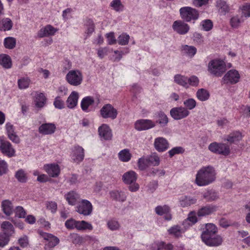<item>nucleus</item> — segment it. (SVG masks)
I'll return each mask as SVG.
<instances>
[{
    "mask_svg": "<svg viewBox=\"0 0 250 250\" xmlns=\"http://www.w3.org/2000/svg\"><path fill=\"white\" fill-rule=\"evenodd\" d=\"M217 231V228L214 224H206L201 235L202 241L209 247H218L221 245L223 240L220 235L216 234Z\"/></svg>",
    "mask_w": 250,
    "mask_h": 250,
    "instance_id": "f257e3e1",
    "label": "nucleus"
},
{
    "mask_svg": "<svg viewBox=\"0 0 250 250\" xmlns=\"http://www.w3.org/2000/svg\"><path fill=\"white\" fill-rule=\"evenodd\" d=\"M216 173L212 166L203 167L197 172L195 183L199 186H205L213 183L216 179Z\"/></svg>",
    "mask_w": 250,
    "mask_h": 250,
    "instance_id": "f03ea898",
    "label": "nucleus"
},
{
    "mask_svg": "<svg viewBox=\"0 0 250 250\" xmlns=\"http://www.w3.org/2000/svg\"><path fill=\"white\" fill-rule=\"evenodd\" d=\"M208 70L213 76L220 77L226 70L225 63L222 60H213L208 63Z\"/></svg>",
    "mask_w": 250,
    "mask_h": 250,
    "instance_id": "7ed1b4c3",
    "label": "nucleus"
},
{
    "mask_svg": "<svg viewBox=\"0 0 250 250\" xmlns=\"http://www.w3.org/2000/svg\"><path fill=\"white\" fill-rule=\"evenodd\" d=\"M137 174L133 170H129L125 172L122 176L123 182L129 185V190L131 192H136L139 189V185L136 183Z\"/></svg>",
    "mask_w": 250,
    "mask_h": 250,
    "instance_id": "20e7f679",
    "label": "nucleus"
},
{
    "mask_svg": "<svg viewBox=\"0 0 250 250\" xmlns=\"http://www.w3.org/2000/svg\"><path fill=\"white\" fill-rule=\"evenodd\" d=\"M65 226L68 229H77L78 230L93 229L92 224L84 220L77 221L73 218L67 220L65 222Z\"/></svg>",
    "mask_w": 250,
    "mask_h": 250,
    "instance_id": "39448f33",
    "label": "nucleus"
},
{
    "mask_svg": "<svg viewBox=\"0 0 250 250\" xmlns=\"http://www.w3.org/2000/svg\"><path fill=\"white\" fill-rule=\"evenodd\" d=\"M66 82L71 85L77 86L80 85L83 80L82 72L78 70H71L66 75Z\"/></svg>",
    "mask_w": 250,
    "mask_h": 250,
    "instance_id": "423d86ee",
    "label": "nucleus"
},
{
    "mask_svg": "<svg viewBox=\"0 0 250 250\" xmlns=\"http://www.w3.org/2000/svg\"><path fill=\"white\" fill-rule=\"evenodd\" d=\"M180 13L182 18L187 21L195 20L199 16L197 10L190 7H182L180 9Z\"/></svg>",
    "mask_w": 250,
    "mask_h": 250,
    "instance_id": "0eeeda50",
    "label": "nucleus"
},
{
    "mask_svg": "<svg viewBox=\"0 0 250 250\" xmlns=\"http://www.w3.org/2000/svg\"><path fill=\"white\" fill-rule=\"evenodd\" d=\"M93 206L88 200L83 199L79 203L76 208V211L83 216H89L91 214Z\"/></svg>",
    "mask_w": 250,
    "mask_h": 250,
    "instance_id": "6e6552de",
    "label": "nucleus"
},
{
    "mask_svg": "<svg viewBox=\"0 0 250 250\" xmlns=\"http://www.w3.org/2000/svg\"><path fill=\"white\" fill-rule=\"evenodd\" d=\"M208 149L213 153L224 155H228L230 152L229 146L222 143L213 142L208 146Z\"/></svg>",
    "mask_w": 250,
    "mask_h": 250,
    "instance_id": "1a4fd4ad",
    "label": "nucleus"
},
{
    "mask_svg": "<svg viewBox=\"0 0 250 250\" xmlns=\"http://www.w3.org/2000/svg\"><path fill=\"white\" fill-rule=\"evenodd\" d=\"M101 116L104 119L114 120L117 118L118 111L111 104H105L100 110Z\"/></svg>",
    "mask_w": 250,
    "mask_h": 250,
    "instance_id": "9d476101",
    "label": "nucleus"
},
{
    "mask_svg": "<svg viewBox=\"0 0 250 250\" xmlns=\"http://www.w3.org/2000/svg\"><path fill=\"white\" fill-rule=\"evenodd\" d=\"M240 78L239 72L236 70L231 69L224 75L223 81L224 83L233 84L238 83Z\"/></svg>",
    "mask_w": 250,
    "mask_h": 250,
    "instance_id": "9b49d317",
    "label": "nucleus"
},
{
    "mask_svg": "<svg viewBox=\"0 0 250 250\" xmlns=\"http://www.w3.org/2000/svg\"><path fill=\"white\" fill-rule=\"evenodd\" d=\"M170 113L174 119L178 120L188 117L190 112L185 107L180 106L172 108Z\"/></svg>",
    "mask_w": 250,
    "mask_h": 250,
    "instance_id": "f8f14e48",
    "label": "nucleus"
},
{
    "mask_svg": "<svg viewBox=\"0 0 250 250\" xmlns=\"http://www.w3.org/2000/svg\"><path fill=\"white\" fill-rule=\"evenodd\" d=\"M156 125L154 122L148 119H140L135 123V128L138 131L148 130Z\"/></svg>",
    "mask_w": 250,
    "mask_h": 250,
    "instance_id": "ddd939ff",
    "label": "nucleus"
},
{
    "mask_svg": "<svg viewBox=\"0 0 250 250\" xmlns=\"http://www.w3.org/2000/svg\"><path fill=\"white\" fill-rule=\"evenodd\" d=\"M84 157V149L81 146H75L72 149L71 157L74 163L79 164L83 161Z\"/></svg>",
    "mask_w": 250,
    "mask_h": 250,
    "instance_id": "4468645a",
    "label": "nucleus"
},
{
    "mask_svg": "<svg viewBox=\"0 0 250 250\" xmlns=\"http://www.w3.org/2000/svg\"><path fill=\"white\" fill-rule=\"evenodd\" d=\"M0 151L4 155L12 157L15 155V150L11 143L5 140H0Z\"/></svg>",
    "mask_w": 250,
    "mask_h": 250,
    "instance_id": "2eb2a0df",
    "label": "nucleus"
},
{
    "mask_svg": "<svg viewBox=\"0 0 250 250\" xmlns=\"http://www.w3.org/2000/svg\"><path fill=\"white\" fill-rule=\"evenodd\" d=\"M154 146L158 152H164L168 149L169 143L165 138L158 137L154 140Z\"/></svg>",
    "mask_w": 250,
    "mask_h": 250,
    "instance_id": "dca6fc26",
    "label": "nucleus"
},
{
    "mask_svg": "<svg viewBox=\"0 0 250 250\" xmlns=\"http://www.w3.org/2000/svg\"><path fill=\"white\" fill-rule=\"evenodd\" d=\"M173 30L177 33L181 35L185 34L188 31V25L181 21H175L172 25Z\"/></svg>",
    "mask_w": 250,
    "mask_h": 250,
    "instance_id": "f3484780",
    "label": "nucleus"
},
{
    "mask_svg": "<svg viewBox=\"0 0 250 250\" xmlns=\"http://www.w3.org/2000/svg\"><path fill=\"white\" fill-rule=\"evenodd\" d=\"M42 237L48 241L44 246L45 250H47L48 248L50 249L55 247L58 244L60 241L59 238L50 233H44L42 235Z\"/></svg>",
    "mask_w": 250,
    "mask_h": 250,
    "instance_id": "a211bd4d",
    "label": "nucleus"
},
{
    "mask_svg": "<svg viewBox=\"0 0 250 250\" xmlns=\"http://www.w3.org/2000/svg\"><path fill=\"white\" fill-rule=\"evenodd\" d=\"M98 132L100 137L104 140H109L112 137V131L109 126L106 124H103L99 127Z\"/></svg>",
    "mask_w": 250,
    "mask_h": 250,
    "instance_id": "6ab92c4d",
    "label": "nucleus"
},
{
    "mask_svg": "<svg viewBox=\"0 0 250 250\" xmlns=\"http://www.w3.org/2000/svg\"><path fill=\"white\" fill-rule=\"evenodd\" d=\"M56 125L53 123H45L39 127V132L43 135H50L53 134L56 130Z\"/></svg>",
    "mask_w": 250,
    "mask_h": 250,
    "instance_id": "aec40b11",
    "label": "nucleus"
},
{
    "mask_svg": "<svg viewBox=\"0 0 250 250\" xmlns=\"http://www.w3.org/2000/svg\"><path fill=\"white\" fill-rule=\"evenodd\" d=\"M57 31V29L52 25H47L41 28L38 33V36L39 38H43L49 36H53Z\"/></svg>",
    "mask_w": 250,
    "mask_h": 250,
    "instance_id": "412c9836",
    "label": "nucleus"
},
{
    "mask_svg": "<svg viewBox=\"0 0 250 250\" xmlns=\"http://www.w3.org/2000/svg\"><path fill=\"white\" fill-rule=\"evenodd\" d=\"M170 208L167 205L158 206L155 208L156 213L159 215H165V219L167 220H170L171 219V215L169 213Z\"/></svg>",
    "mask_w": 250,
    "mask_h": 250,
    "instance_id": "4be33fe9",
    "label": "nucleus"
},
{
    "mask_svg": "<svg viewBox=\"0 0 250 250\" xmlns=\"http://www.w3.org/2000/svg\"><path fill=\"white\" fill-rule=\"evenodd\" d=\"M46 172L51 177H57L60 172L59 166L57 164H51L46 165L44 166Z\"/></svg>",
    "mask_w": 250,
    "mask_h": 250,
    "instance_id": "5701e85b",
    "label": "nucleus"
},
{
    "mask_svg": "<svg viewBox=\"0 0 250 250\" xmlns=\"http://www.w3.org/2000/svg\"><path fill=\"white\" fill-rule=\"evenodd\" d=\"M197 202L196 198L190 196L183 195L179 198V202L181 207H188L195 204Z\"/></svg>",
    "mask_w": 250,
    "mask_h": 250,
    "instance_id": "b1692460",
    "label": "nucleus"
},
{
    "mask_svg": "<svg viewBox=\"0 0 250 250\" xmlns=\"http://www.w3.org/2000/svg\"><path fill=\"white\" fill-rule=\"evenodd\" d=\"M217 207L216 206L209 205L202 207L197 212V215L199 217L208 215L216 211Z\"/></svg>",
    "mask_w": 250,
    "mask_h": 250,
    "instance_id": "393cba45",
    "label": "nucleus"
},
{
    "mask_svg": "<svg viewBox=\"0 0 250 250\" xmlns=\"http://www.w3.org/2000/svg\"><path fill=\"white\" fill-rule=\"evenodd\" d=\"M6 129L9 139L13 142L19 144L20 142V139L14 131L13 125L10 123H7Z\"/></svg>",
    "mask_w": 250,
    "mask_h": 250,
    "instance_id": "a878e982",
    "label": "nucleus"
},
{
    "mask_svg": "<svg viewBox=\"0 0 250 250\" xmlns=\"http://www.w3.org/2000/svg\"><path fill=\"white\" fill-rule=\"evenodd\" d=\"M167 231L169 235L175 238H179L182 236V234L185 232V229H182V227L180 225H176L171 227L167 230Z\"/></svg>",
    "mask_w": 250,
    "mask_h": 250,
    "instance_id": "bb28decb",
    "label": "nucleus"
},
{
    "mask_svg": "<svg viewBox=\"0 0 250 250\" xmlns=\"http://www.w3.org/2000/svg\"><path fill=\"white\" fill-rule=\"evenodd\" d=\"M79 98L78 93L76 91H73L66 100V105L69 108H73L77 104Z\"/></svg>",
    "mask_w": 250,
    "mask_h": 250,
    "instance_id": "cd10ccee",
    "label": "nucleus"
},
{
    "mask_svg": "<svg viewBox=\"0 0 250 250\" xmlns=\"http://www.w3.org/2000/svg\"><path fill=\"white\" fill-rule=\"evenodd\" d=\"M65 198L69 205L74 206L80 199V196L76 192L71 191L65 194Z\"/></svg>",
    "mask_w": 250,
    "mask_h": 250,
    "instance_id": "c85d7f7f",
    "label": "nucleus"
},
{
    "mask_svg": "<svg viewBox=\"0 0 250 250\" xmlns=\"http://www.w3.org/2000/svg\"><path fill=\"white\" fill-rule=\"evenodd\" d=\"M1 208L3 212L7 216L12 214L14 210L12 203L8 200H5L2 202Z\"/></svg>",
    "mask_w": 250,
    "mask_h": 250,
    "instance_id": "c756f323",
    "label": "nucleus"
},
{
    "mask_svg": "<svg viewBox=\"0 0 250 250\" xmlns=\"http://www.w3.org/2000/svg\"><path fill=\"white\" fill-rule=\"evenodd\" d=\"M94 103V100L93 97L90 96L84 97L81 103V106L82 110L86 112H89V107L92 105Z\"/></svg>",
    "mask_w": 250,
    "mask_h": 250,
    "instance_id": "7c9ffc66",
    "label": "nucleus"
},
{
    "mask_svg": "<svg viewBox=\"0 0 250 250\" xmlns=\"http://www.w3.org/2000/svg\"><path fill=\"white\" fill-rule=\"evenodd\" d=\"M111 197L113 199L119 202H124L126 198L125 192L118 190H114L110 192Z\"/></svg>",
    "mask_w": 250,
    "mask_h": 250,
    "instance_id": "2f4dec72",
    "label": "nucleus"
},
{
    "mask_svg": "<svg viewBox=\"0 0 250 250\" xmlns=\"http://www.w3.org/2000/svg\"><path fill=\"white\" fill-rule=\"evenodd\" d=\"M243 17L236 15L231 17L230 20V24L233 28H238L242 23L244 22Z\"/></svg>",
    "mask_w": 250,
    "mask_h": 250,
    "instance_id": "473e14b6",
    "label": "nucleus"
},
{
    "mask_svg": "<svg viewBox=\"0 0 250 250\" xmlns=\"http://www.w3.org/2000/svg\"><path fill=\"white\" fill-rule=\"evenodd\" d=\"M118 157L123 162H128L132 157V154L128 149L125 148L120 151L118 153Z\"/></svg>",
    "mask_w": 250,
    "mask_h": 250,
    "instance_id": "72a5a7b5",
    "label": "nucleus"
},
{
    "mask_svg": "<svg viewBox=\"0 0 250 250\" xmlns=\"http://www.w3.org/2000/svg\"><path fill=\"white\" fill-rule=\"evenodd\" d=\"M1 227L4 231L3 233L6 234L9 236L14 233V227L9 222L4 221L2 222Z\"/></svg>",
    "mask_w": 250,
    "mask_h": 250,
    "instance_id": "f704fd0d",
    "label": "nucleus"
},
{
    "mask_svg": "<svg viewBox=\"0 0 250 250\" xmlns=\"http://www.w3.org/2000/svg\"><path fill=\"white\" fill-rule=\"evenodd\" d=\"M35 97L36 106L39 108L42 107L44 105L46 102V98L44 95L42 93L36 92Z\"/></svg>",
    "mask_w": 250,
    "mask_h": 250,
    "instance_id": "c9c22d12",
    "label": "nucleus"
},
{
    "mask_svg": "<svg viewBox=\"0 0 250 250\" xmlns=\"http://www.w3.org/2000/svg\"><path fill=\"white\" fill-rule=\"evenodd\" d=\"M107 228L112 231L118 230L121 227L120 223L115 218L108 220L107 222Z\"/></svg>",
    "mask_w": 250,
    "mask_h": 250,
    "instance_id": "e433bc0d",
    "label": "nucleus"
},
{
    "mask_svg": "<svg viewBox=\"0 0 250 250\" xmlns=\"http://www.w3.org/2000/svg\"><path fill=\"white\" fill-rule=\"evenodd\" d=\"M242 139V135L240 132L236 131L230 133L228 135L227 141L230 143H234L239 142Z\"/></svg>",
    "mask_w": 250,
    "mask_h": 250,
    "instance_id": "4c0bfd02",
    "label": "nucleus"
},
{
    "mask_svg": "<svg viewBox=\"0 0 250 250\" xmlns=\"http://www.w3.org/2000/svg\"><path fill=\"white\" fill-rule=\"evenodd\" d=\"M0 64L5 68H9L11 67L12 63L10 58L6 55H0Z\"/></svg>",
    "mask_w": 250,
    "mask_h": 250,
    "instance_id": "58836bf2",
    "label": "nucleus"
},
{
    "mask_svg": "<svg viewBox=\"0 0 250 250\" xmlns=\"http://www.w3.org/2000/svg\"><path fill=\"white\" fill-rule=\"evenodd\" d=\"M196 96L200 101H205L208 99L209 94L208 90L201 88L197 91Z\"/></svg>",
    "mask_w": 250,
    "mask_h": 250,
    "instance_id": "ea45409f",
    "label": "nucleus"
},
{
    "mask_svg": "<svg viewBox=\"0 0 250 250\" xmlns=\"http://www.w3.org/2000/svg\"><path fill=\"white\" fill-rule=\"evenodd\" d=\"M174 81L179 85L186 87H188V78L181 75H176L174 76Z\"/></svg>",
    "mask_w": 250,
    "mask_h": 250,
    "instance_id": "a19ab883",
    "label": "nucleus"
},
{
    "mask_svg": "<svg viewBox=\"0 0 250 250\" xmlns=\"http://www.w3.org/2000/svg\"><path fill=\"white\" fill-rule=\"evenodd\" d=\"M31 83L30 80L27 77H22L18 81V87L20 89L27 88Z\"/></svg>",
    "mask_w": 250,
    "mask_h": 250,
    "instance_id": "79ce46f5",
    "label": "nucleus"
},
{
    "mask_svg": "<svg viewBox=\"0 0 250 250\" xmlns=\"http://www.w3.org/2000/svg\"><path fill=\"white\" fill-rule=\"evenodd\" d=\"M110 6L116 12L123 11L124 9V5L122 4L121 0H113L111 2Z\"/></svg>",
    "mask_w": 250,
    "mask_h": 250,
    "instance_id": "37998d69",
    "label": "nucleus"
},
{
    "mask_svg": "<svg viewBox=\"0 0 250 250\" xmlns=\"http://www.w3.org/2000/svg\"><path fill=\"white\" fill-rule=\"evenodd\" d=\"M203 196L208 202L216 200L218 198L217 193L213 190L208 191L204 194Z\"/></svg>",
    "mask_w": 250,
    "mask_h": 250,
    "instance_id": "c03bdc74",
    "label": "nucleus"
},
{
    "mask_svg": "<svg viewBox=\"0 0 250 250\" xmlns=\"http://www.w3.org/2000/svg\"><path fill=\"white\" fill-rule=\"evenodd\" d=\"M18 181L21 183H25L27 181V174L22 169L18 170L15 175Z\"/></svg>",
    "mask_w": 250,
    "mask_h": 250,
    "instance_id": "a18cd8bd",
    "label": "nucleus"
},
{
    "mask_svg": "<svg viewBox=\"0 0 250 250\" xmlns=\"http://www.w3.org/2000/svg\"><path fill=\"white\" fill-rule=\"evenodd\" d=\"M217 6L219 8L220 13L222 15H225L229 10V7L226 2L223 0L217 1Z\"/></svg>",
    "mask_w": 250,
    "mask_h": 250,
    "instance_id": "49530a36",
    "label": "nucleus"
},
{
    "mask_svg": "<svg viewBox=\"0 0 250 250\" xmlns=\"http://www.w3.org/2000/svg\"><path fill=\"white\" fill-rule=\"evenodd\" d=\"M182 50L190 57H193L196 53L197 49L193 46L184 45L182 46Z\"/></svg>",
    "mask_w": 250,
    "mask_h": 250,
    "instance_id": "de8ad7c7",
    "label": "nucleus"
},
{
    "mask_svg": "<svg viewBox=\"0 0 250 250\" xmlns=\"http://www.w3.org/2000/svg\"><path fill=\"white\" fill-rule=\"evenodd\" d=\"M86 27L85 33L88 35L91 34L95 30V26L93 21L91 19H87L85 21Z\"/></svg>",
    "mask_w": 250,
    "mask_h": 250,
    "instance_id": "09e8293b",
    "label": "nucleus"
},
{
    "mask_svg": "<svg viewBox=\"0 0 250 250\" xmlns=\"http://www.w3.org/2000/svg\"><path fill=\"white\" fill-rule=\"evenodd\" d=\"M1 29L3 31L10 30L13 27V22L9 18H4L1 21Z\"/></svg>",
    "mask_w": 250,
    "mask_h": 250,
    "instance_id": "8fccbe9b",
    "label": "nucleus"
},
{
    "mask_svg": "<svg viewBox=\"0 0 250 250\" xmlns=\"http://www.w3.org/2000/svg\"><path fill=\"white\" fill-rule=\"evenodd\" d=\"M158 118L157 123L163 126L167 125L168 122V119L167 115L163 112L160 111L158 113Z\"/></svg>",
    "mask_w": 250,
    "mask_h": 250,
    "instance_id": "3c124183",
    "label": "nucleus"
},
{
    "mask_svg": "<svg viewBox=\"0 0 250 250\" xmlns=\"http://www.w3.org/2000/svg\"><path fill=\"white\" fill-rule=\"evenodd\" d=\"M243 17H250V3H246L240 7Z\"/></svg>",
    "mask_w": 250,
    "mask_h": 250,
    "instance_id": "603ef678",
    "label": "nucleus"
},
{
    "mask_svg": "<svg viewBox=\"0 0 250 250\" xmlns=\"http://www.w3.org/2000/svg\"><path fill=\"white\" fill-rule=\"evenodd\" d=\"M16 40L13 37H7L5 39L4 44L6 48L13 49L15 47Z\"/></svg>",
    "mask_w": 250,
    "mask_h": 250,
    "instance_id": "864d4df0",
    "label": "nucleus"
},
{
    "mask_svg": "<svg viewBox=\"0 0 250 250\" xmlns=\"http://www.w3.org/2000/svg\"><path fill=\"white\" fill-rule=\"evenodd\" d=\"M184 105L188 110L194 109L196 106V102L194 99L189 98L184 102Z\"/></svg>",
    "mask_w": 250,
    "mask_h": 250,
    "instance_id": "5fc2aeb1",
    "label": "nucleus"
},
{
    "mask_svg": "<svg viewBox=\"0 0 250 250\" xmlns=\"http://www.w3.org/2000/svg\"><path fill=\"white\" fill-rule=\"evenodd\" d=\"M130 37L128 35L123 33L118 38L117 42L121 45H125L128 44Z\"/></svg>",
    "mask_w": 250,
    "mask_h": 250,
    "instance_id": "6e6d98bb",
    "label": "nucleus"
},
{
    "mask_svg": "<svg viewBox=\"0 0 250 250\" xmlns=\"http://www.w3.org/2000/svg\"><path fill=\"white\" fill-rule=\"evenodd\" d=\"M149 163L152 164L154 166H158L160 164V159L159 156L154 153L150 155L148 158Z\"/></svg>",
    "mask_w": 250,
    "mask_h": 250,
    "instance_id": "4d7b16f0",
    "label": "nucleus"
},
{
    "mask_svg": "<svg viewBox=\"0 0 250 250\" xmlns=\"http://www.w3.org/2000/svg\"><path fill=\"white\" fill-rule=\"evenodd\" d=\"M149 163L148 159L140 158L138 162V166L141 170H145L147 167Z\"/></svg>",
    "mask_w": 250,
    "mask_h": 250,
    "instance_id": "13d9d810",
    "label": "nucleus"
},
{
    "mask_svg": "<svg viewBox=\"0 0 250 250\" xmlns=\"http://www.w3.org/2000/svg\"><path fill=\"white\" fill-rule=\"evenodd\" d=\"M9 236L5 233H0V247H3L7 245L9 241Z\"/></svg>",
    "mask_w": 250,
    "mask_h": 250,
    "instance_id": "bf43d9fd",
    "label": "nucleus"
},
{
    "mask_svg": "<svg viewBox=\"0 0 250 250\" xmlns=\"http://www.w3.org/2000/svg\"><path fill=\"white\" fill-rule=\"evenodd\" d=\"M202 26L204 30L208 31L212 29L213 24L210 20H206L202 21Z\"/></svg>",
    "mask_w": 250,
    "mask_h": 250,
    "instance_id": "052dcab7",
    "label": "nucleus"
},
{
    "mask_svg": "<svg viewBox=\"0 0 250 250\" xmlns=\"http://www.w3.org/2000/svg\"><path fill=\"white\" fill-rule=\"evenodd\" d=\"M46 208L50 210L52 213H55L57 211V204L55 202L49 201L46 203Z\"/></svg>",
    "mask_w": 250,
    "mask_h": 250,
    "instance_id": "680f3d73",
    "label": "nucleus"
},
{
    "mask_svg": "<svg viewBox=\"0 0 250 250\" xmlns=\"http://www.w3.org/2000/svg\"><path fill=\"white\" fill-rule=\"evenodd\" d=\"M184 152V149L182 147L178 146L171 149L168 151L169 156L173 157L174 155L177 154L182 153Z\"/></svg>",
    "mask_w": 250,
    "mask_h": 250,
    "instance_id": "e2e57ef3",
    "label": "nucleus"
},
{
    "mask_svg": "<svg viewBox=\"0 0 250 250\" xmlns=\"http://www.w3.org/2000/svg\"><path fill=\"white\" fill-rule=\"evenodd\" d=\"M164 245L163 241L154 242L150 246L151 250H162Z\"/></svg>",
    "mask_w": 250,
    "mask_h": 250,
    "instance_id": "0e129e2a",
    "label": "nucleus"
},
{
    "mask_svg": "<svg viewBox=\"0 0 250 250\" xmlns=\"http://www.w3.org/2000/svg\"><path fill=\"white\" fill-rule=\"evenodd\" d=\"M8 170L6 163L2 160H0V175H2L7 172Z\"/></svg>",
    "mask_w": 250,
    "mask_h": 250,
    "instance_id": "69168bd1",
    "label": "nucleus"
},
{
    "mask_svg": "<svg viewBox=\"0 0 250 250\" xmlns=\"http://www.w3.org/2000/svg\"><path fill=\"white\" fill-rule=\"evenodd\" d=\"M15 213L20 218H23L26 214L25 211L22 207L18 206L15 209Z\"/></svg>",
    "mask_w": 250,
    "mask_h": 250,
    "instance_id": "338daca9",
    "label": "nucleus"
},
{
    "mask_svg": "<svg viewBox=\"0 0 250 250\" xmlns=\"http://www.w3.org/2000/svg\"><path fill=\"white\" fill-rule=\"evenodd\" d=\"M54 105L56 108L62 109L64 107V104L63 102L61 99L60 97H57L55 99Z\"/></svg>",
    "mask_w": 250,
    "mask_h": 250,
    "instance_id": "774afa93",
    "label": "nucleus"
}]
</instances>
